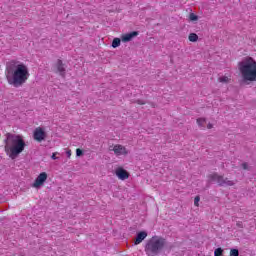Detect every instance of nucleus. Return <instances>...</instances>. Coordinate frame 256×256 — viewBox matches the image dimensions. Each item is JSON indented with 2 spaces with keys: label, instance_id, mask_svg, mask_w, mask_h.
Instances as JSON below:
<instances>
[{
  "label": "nucleus",
  "instance_id": "nucleus-1",
  "mask_svg": "<svg viewBox=\"0 0 256 256\" xmlns=\"http://www.w3.org/2000/svg\"><path fill=\"white\" fill-rule=\"evenodd\" d=\"M29 75V68L23 63L12 60L6 64V79L8 85H12V87H23L27 83Z\"/></svg>",
  "mask_w": 256,
  "mask_h": 256
},
{
  "label": "nucleus",
  "instance_id": "nucleus-11",
  "mask_svg": "<svg viewBox=\"0 0 256 256\" xmlns=\"http://www.w3.org/2000/svg\"><path fill=\"white\" fill-rule=\"evenodd\" d=\"M147 239V231H140L136 234V238L134 240V245H139L143 243Z\"/></svg>",
  "mask_w": 256,
  "mask_h": 256
},
{
  "label": "nucleus",
  "instance_id": "nucleus-3",
  "mask_svg": "<svg viewBox=\"0 0 256 256\" xmlns=\"http://www.w3.org/2000/svg\"><path fill=\"white\" fill-rule=\"evenodd\" d=\"M165 245H167V239L162 236L154 235L147 240L144 251L147 256H159L161 251L165 249Z\"/></svg>",
  "mask_w": 256,
  "mask_h": 256
},
{
  "label": "nucleus",
  "instance_id": "nucleus-20",
  "mask_svg": "<svg viewBox=\"0 0 256 256\" xmlns=\"http://www.w3.org/2000/svg\"><path fill=\"white\" fill-rule=\"evenodd\" d=\"M199 201H201V197L196 196V197L194 198V205H195L196 207H199Z\"/></svg>",
  "mask_w": 256,
  "mask_h": 256
},
{
  "label": "nucleus",
  "instance_id": "nucleus-22",
  "mask_svg": "<svg viewBox=\"0 0 256 256\" xmlns=\"http://www.w3.org/2000/svg\"><path fill=\"white\" fill-rule=\"evenodd\" d=\"M241 167H242L245 171H247V169H249V164H247V162H244V163L241 164Z\"/></svg>",
  "mask_w": 256,
  "mask_h": 256
},
{
  "label": "nucleus",
  "instance_id": "nucleus-7",
  "mask_svg": "<svg viewBox=\"0 0 256 256\" xmlns=\"http://www.w3.org/2000/svg\"><path fill=\"white\" fill-rule=\"evenodd\" d=\"M45 181H47V173L41 172L32 184V187L39 189V187H43V185H45Z\"/></svg>",
  "mask_w": 256,
  "mask_h": 256
},
{
  "label": "nucleus",
  "instance_id": "nucleus-25",
  "mask_svg": "<svg viewBox=\"0 0 256 256\" xmlns=\"http://www.w3.org/2000/svg\"><path fill=\"white\" fill-rule=\"evenodd\" d=\"M57 153H53L52 156H51V159H53L55 161V159H57Z\"/></svg>",
  "mask_w": 256,
  "mask_h": 256
},
{
  "label": "nucleus",
  "instance_id": "nucleus-4",
  "mask_svg": "<svg viewBox=\"0 0 256 256\" xmlns=\"http://www.w3.org/2000/svg\"><path fill=\"white\" fill-rule=\"evenodd\" d=\"M238 65L244 81H256V61L253 58L249 57Z\"/></svg>",
  "mask_w": 256,
  "mask_h": 256
},
{
  "label": "nucleus",
  "instance_id": "nucleus-17",
  "mask_svg": "<svg viewBox=\"0 0 256 256\" xmlns=\"http://www.w3.org/2000/svg\"><path fill=\"white\" fill-rule=\"evenodd\" d=\"M223 255V248H216L214 251V256H222Z\"/></svg>",
  "mask_w": 256,
  "mask_h": 256
},
{
  "label": "nucleus",
  "instance_id": "nucleus-2",
  "mask_svg": "<svg viewBox=\"0 0 256 256\" xmlns=\"http://www.w3.org/2000/svg\"><path fill=\"white\" fill-rule=\"evenodd\" d=\"M4 143L5 152L10 153V159H17L25 151V140L20 135L7 133Z\"/></svg>",
  "mask_w": 256,
  "mask_h": 256
},
{
  "label": "nucleus",
  "instance_id": "nucleus-19",
  "mask_svg": "<svg viewBox=\"0 0 256 256\" xmlns=\"http://www.w3.org/2000/svg\"><path fill=\"white\" fill-rule=\"evenodd\" d=\"M189 19L190 21H198L199 16L195 15V13H190Z\"/></svg>",
  "mask_w": 256,
  "mask_h": 256
},
{
  "label": "nucleus",
  "instance_id": "nucleus-13",
  "mask_svg": "<svg viewBox=\"0 0 256 256\" xmlns=\"http://www.w3.org/2000/svg\"><path fill=\"white\" fill-rule=\"evenodd\" d=\"M188 39L191 43H197V41H199V36L196 33H190Z\"/></svg>",
  "mask_w": 256,
  "mask_h": 256
},
{
  "label": "nucleus",
  "instance_id": "nucleus-6",
  "mask_svg": "<svg viewBox=\"0 0 256 256\" xmlns=\"http://www.w3.org/2000/svg\"><path fill=\"white\" fill-rule=\"evenodd\" d=\"M54 72L59 73L60 77L65 79V76L67 75V65L63 63V60L58 59L54 65Z\"/></svg>",
  "mask_w": 256,
  "mask_h": 256
},
{
  "label": "nucleus",
  "instance_id": "nucleus-9",
  "mask_svg": "<svg viewBox=\"0 0 256 256\" xmlns=\"http://www.w3.org/2000/svg\"><path fill=\"white\" fill-rule=\"evenodd\" d=\"M137 35H139L138 31H132L127 34H123L121 37V41L123 43H129V41H133V39H135V37H137Z\"/></svg>",
  "mask_w": 256,
  "mask_h": 256
},
{
  "label": "nucleus",
  "instance_id": "nucleus-14",
  "mask_svg": "<svg viewBox=\"0 0 256 256\" xmlns=\"http://www.w3.org/2000/svg\"><path fill=\"white\" fill-rule=\"evenodd\" d=\"M121 45V40L119 38H114L112 41V47L113 49H117Z\"/></svg>",
  "mask_w": 256,
  "mask_h": 256
},
{
  "label": "nucleus",
  "instance_id": "nucleus-24",
  "mask_svg": "<svg viewBox=\"0 0 256 256\" xmlns=\"http://www.w3.org/2000/svg\"><path fill=\"white\" fill-rule=\"evenodd\" d=\"M236 225H237V227H239V229H243V222L238 221V222L236 223Z\"/></svg>",
  "mask_w": 256,
  "mask_h": 256
},
{
  "label": "nucleus",
  "instance_id": "nucleus-21",
  "mask_svg": "<svg viewBox=\"0 0 256 256\" xmlns=\"http://www.w3.org/2000/svg\"><path fill=\"white\" fill-rule=\"evenodd\" d=\"M83 156V151L81 150V148H77L76 149V157H81Z\"/></svg>",
  "mask_w": 256,
  "mask_h": 256
},
{
  "label": "nucleus",
  "instance_id": "nucleus-12",
  "mask_svg": "<svg viewBox=\"0 0 256 256\" xmlns=\"http://www.w3.org/2000/svg\"><path fill=\"white\" fill-rule=\"evenodd\" d=\"M116 177H118V179L121 181H125V179H129V172L123 168H118L116 170Z\"/></svg>",
  "mask_w": 256,
  "mask_h": 256
},
{
  "label": "nucleus",
  "instance_id": "nucleus-23",
  "mask_svg": "<svg viewBox=\"0 0 256 256\" xmlns=\"http://www.w3.org/2000/svg\"><path fill=\"white\" fill-rule=\"evenodd\" d=\"M135 103H137L138 105H145L146 102L144 100L138 99L135 101Z\"/></svg>",
  "mask_w": 256,
  "mask_h": 256
},
{
  "label": "nucleus",
  "instance_id": "nucleus-18",
  "mask_svg": "<svg viewBox=\"0 0 256 256\" xmlns=\"http://www.w3.org/2000/svg\"><path fill=\"white\" fill-rule=\"evenodd\" d=\"M218 81H219L220 83H229V77H227V76H222V77L218 78Z\"/></svg>",
  "mask_w": 256,
  "mask_h": 256
},
{
  "label": "nucleus",
  "instance_id": "nucleus-16",
  "mask_svg": "<svg viewBox=\"0 0 256 256\" xmlns=\"http://www.w3.org/2000/svg\"><path fill=\"white\" fill-rule=\"evenodd\" d=\"M230 256H239V249L237 248L230 249Z\"/></svg>",
  "mask_w": 256,
  "mask_h": 256
},
{
  "label": "nucleus",
  "instance_id": "nucleus-26",
  "mask_svg": "<svg viewBox=\"0 0 256 256\" xmlns=\"http://www.w3.org/2000/svg\"><path fill=\"white\" fill-rule=\"evenodd\" d=\"M207 129H213V124L209 123V124L207 125Z\"/></svg>",
  "mask_w": 256,
  "mask_h": 256
},
{
  "label": "nucleus",
  "instance_id": "nucleus-8",
  "mask_svg": "<svg viewBox=\"0 0 256 256\" xmlns=\"http://www.w3.org/2000/svg\"><path fill=\"white\" fill-rule=\"evenodd\" d=\"M47 137V133L43 128L38 127L34 130L33 138L35 141H38V143H41V141H45Z\"/></svg>",
  "mask_w": 256,
  "mask_h": 256
},
{
  "label": "nucleus",
  "instance_id": "nucleus-5",
  "mask_svg": "<svg viewBox=\"0 0 256 256\" xmlns=\"http://www.w3.org/2000/svg\"><path fill=\"white\" fill-rule=\"evenodd\" d=\"M208 183H217L218 187H233L235 185V181L229 180V178H225L216 172L208 175Z\"/></svg>",
  "mask_w": 256,
  "mask_h": 256
},
{
  "label": "nucleus",
  "instance_id": "nucleus-15",
  "mask_svg": "<svg viewBox=\"0 0 256 256\" xmlns=\"http://www.w3.org/2000/svg\"><path fill=\"white\" fill-rule=\"evenodd\" d=\"M205 123H207V120L205 118L197 119V124L199 125V127H205Z\"/></svg>",
  "mask_w": 256,
  "mask_h": 256
},
{
  "label": "nucleus",
  "instance_id": "nucleus-27",
  "mask_svg": "<svg viewBox=\"0 0 256 256\" xmlns=\"http://www.w3.org/2000/svg\"><path fill=\"white\" fill-rule=\"evenodd\" d=\"M66 155H67L68 158L71 157V150H68V151L66 152Z\"/></svg>",
  "mask_w": 256,
  "mask_h": 256
},
{
  "label": "nucleus",
  "instance_id": "nucleus-10",
  "mask_svg": "<svg viewBox=\"0 0 256 256\" xmlns=\"http://www.w3.org/2000/svg\"><path fill=\"white\" fill-rule=\"evenodd\" d=\"M110 151H113L115 155H127V149L121 145H115L112 149L111 147L109 148Z\"/></svg>",
  "mask_w": 256,
  "mask_h": 256
}]
</instances>
